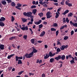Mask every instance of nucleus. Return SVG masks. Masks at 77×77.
<instances>
[{
  "label": "nucleus",
  "instance_id": "nucleus-9",
  "mask_svg": "<svg viewBox=\"0 0 77 77\" xmlns=\"http://www.w3.org/2000/svg\"><path fill=\"white\" fill-rule=\"evenodd\" d=\"M42 22V20H40L39 21H38V22H35V24L38 25L40 24Z\"/></svg>",
  "mask_w": 77,
  "mask_h": 77
},
{
  "label": "nucleus",
  "instance_id": "nucleus-44",
  "mask_svg": "<svg viewBox=\"0 0 77 77\" xmlns=\"http://www.w3.org/2000/svg\"><path fill=\"white\" fill-rule=\"evenodd\" d=\"M69 0H68L67 1H66L65 2L66 4L67 5H68L69 4Z\"/></svg>",
  "mask_w": 77,
  "mask_h": 77
},
{
  "label": "nucleus",
  "instance_id": "nucleus-37",
  "mask_svg": "<svg viewBox=\"0 0 77 77\" xmlns=\"http://www.w3.org/2000/svg\"><path fill=\"white\" fill-rule=\"evenodd\" d=\"M69 38V37L68 36H65V37L64 38V40H66Z\"/></svg>",
  "mask_w": 77,
  "mask_h": 77
},
{
  "label": "nucleus",
  "instance_id": "nucleus-46",
  "mask_svg": "<svg viewBox=\"0 0 77 77\" xmlns=\"http://www.w3.org/2000/svg\"><path fill=\"white\" fill-rule=\"evenodd\" d=\"M74 31L73 30L71 31V35L72 36L74 34Z\"/></svg>",
  "mask_w": 77,
  "mask_h": 77
},
{
  "label": "nucleus",
  "instance_id": "nucleus-33",
  "mask_svg": "<svg viewBox=\"0 0 77 77\" xmlns=\"http://www.w3.org/2000/svg\"><path fill=\"white\" fill-rule=\"evenodd\" d=\"M65 2L64 0H62V2H60V4L62 5H64V3Z\"/></svg>",
  "mask_w": 77,
  "mask_h": 77
},
{
  "label": "nucleus",
  "instance_id": "nucleus-61",
  "mask_svg": "<svg viewBox=\"0 0 77 77\" xmlns=\"http://www.w3.org/2000/svg\"><path fill=\"white\" fill-rule=\"evenodd\" d=\"M14 48H16V46L15 45V44H12V45H11Z\"/></svg>",
  "mask_w": 77,
  "mask_h": 77
},
{
  "label": "nucleus",
  "instance_id": "nucleus-52",
  "mask_svg": "<svg viewBox=\"0 0 77 77\" xmlns=\"http://www.w3.org/2000/svg\"><path fill=\"white\" fill-rule=\"evenodd\" d=\"M57 45H61V43L60 42L57 41Z\"/></svg>",
  "mask_w": 77,
  "mask_h": 77
},
{
  "label": "nucleus",
  "instance_id": "nucleus-47",
  "mask_svg": "<svg viewBox=\"0 0 77 77\" xmlns=\"http://www.w3.org/2000/svg\"><path fill=\"white\" fill-rule=\"evenodd\" d=\"M57 52H59L61 51V50L60 48H58L57 49Z\"/></svg>",
  "mask_w": 77,
  "mask_h": 77
},
{
  "label": "nucleus",
  "instance_id": "nucleus-45",
  "mask_svg": "<svg viewBox=\"0 0 77 77\" xmlns=\"http://www.w3.org/2000/svg\"><path fill=\"white\" fill-rule=\"evenodd\" d=\"M33 24L32 22H29V23H28L27 25L28 26H29L30 24Z\"/></svg>",
  "mask_w": 77,
  "mask_h": 77
},
{
  "label": "nucleus",
  "instance_id": "nucleus-63",
  "mask_svg": "<svg viewBox=\"0 0 77 77\" xmlns=\"http://www.w3.org/2000/svg\"><path fill=\"white\" fill-rule=\"evenodd\" d=\"M39 63V59L37 60V62H36V63Z\"/></svg>",
  "mask_w": 77,
  "mask_h": 77
},
{
  "label": "nucleus",
  "instance_id": "nucleus-30",
  "mask_svg": "<svg viewBox=\"0 0 77 77\" xmlns=\"http://www.w3.org/2000/svg\"><path fill=\"white\" fill-rule=\"evenodd\" d=\"M43 27V25H42V24H41L38 25V28L39 29H41Z\"/></svg>",
  "mask_w": 77,
  "mask_h": 77
},
{
  "label": "nucleus",
  "instance_id": "nucleus-42",
  "mask_svg": "<svg viewBox=\"0 0 77 77\" xmlns=\"http://www.w3.org/2000/svg\"><path fill=\"white\" fill-rule=\"evenodd\" d=\"M24 72V71H22L20 72H19L18 73V74L19 75H21L22 74V73H23Z\"/></svg>",
  "mask_w": 77,
  "mask_h": 77
},
{
  "label": "nucleus",
  "instance_id": "nucleus-55",
  "mask_svg": "<svg viewBox=\"0 0 77 77\" xmlns=\"http://www.w3.org/2000/svg\"><path fill=\"white\" fill-rule=\"evenodd\" d=\"M46 77V75L44 73L42 75V77Z\"/></svg>",
  "mask_w": 77,
  "mask_h": 77
},
{
  "label": "nucleus",
  "instance_id": "nucleus-21",
  "mask_svg": "<svg viewBox=\"0 0 77 77\" xmlns=\"http://www.w3.org/2000/svg\"><path fill=\"white\" fill-rule=\"evenodd\" d=\"M65 48V45H62L60 48V49L61 50H64Z\"/></svg>",
  "mask_w": 77,
  "mask_h": 77
},
{
  "label": "nucleus",
  "instance_id": "nucleus-7",
  "mask_svg": "<svg viewBox=\"0 0 77 77\" xmlns=\"http://www.w3.org/2000/svg\"><path fill=\"white\" fill-rule=\"evenodd\" d=\"M45 34V31H43L42 32H41V33H40V37H42L44 36Z\"/></svg>",
  "mask_w": 77,
  "mask_h": 77
},
{
  "label": "nucleus",
  "instance_id": "nucleus-31",
  "mask_svg": "<svg viewBox=\"0 0 77 77\" xmlns=\"http://www.w3.org/2000/svg\"><path fill=\"white\" fill-rule=\"evenodd\" d=\"M36 7V6L35 5H32V6H31V8L32 9L33 8H35Z\"/></svg>",
  "mask_w": 77,
  "mask_h": 77
},
{
  "label": "nucleus",
  "instance_id": "nucleus-60",
  "mask_svg": "<svg viewBox=\"0 0 77 77\" xmlns=\"http://www.w3.org/2000/svg\"><path fill=\"white\" fill-rule=\"evenodd\" d=\"M67 5H68V6H69V7H71L72 6V4H71L70 3H69Z\"/></svg>",
  "mask_w": 77,
  "mask_h": 77
},
{
  "label": "nucleus",
  "instance_id": "nucleus-14",
  "mask_svg": "<svg viewBox=\"0 0 77 77\" xmlns=\"http://www.w3.org/2000/svg\"><path fill=\"white\" fill-rule=\"evenodd\" d=\"M23 30H26V31H27L29 30V28H28V26H25V27H23Z\"/></svg>",
  "mask_w": 77,
  "mask_h": 77
},
{
  "label": "nucleus",
  "instance_id": "nucleus-29",
  "mask_svg": "<svg viewBox=\"0 0 77 77\" xmlns=\"http://www.w3.org/2000/svg\"><path fill=\"white\" fill-rule=\"evenodd\" d=\"M56 14L55 18H57L59 16V14L57 12L56 13Z\"/></svg>",
  "mask_w": 77,
  "mask_h": 77
},
{
  "label": "nucleus",
  "instance_id": "nucleus-57",
  "mask_svg": "<svg viewBox=\"0 0 77 77\" xmlns=\"http://www.w3.org/2000/svg\"><path fill=\"white\" fill-rule=\"evenodd\" d=\"M54 4L55 5H56V6H57L58 5V3H54Z\"/></svg>",
  "mask_w": 77,
  "mask_h": 77
},
{
  "label": "nucleus",
  "instance_id": "nucleus-53",
  "mask_svg": "<svg viewBox=\"0 0 77 77\" xmlns=\"http://www.w3.org/2000/svg\"><path fill=\"white\" fill-rule=\"evenodd\" d=\"M23 15L25 16H27V13H26V12H24L23 13Z\"/></svg>",
  "mask_w": 77,
  "mask_h": 77
},
{
  "label": "nucleus",
  "instance_id": "nucleus-5",
  "mask_svg": "<svg viewBox=\"0 0 77 77\" xmlns=\"http://www.w3.org/2000/svg\"><path fill=\"white\" fill-rule=\"evenodd\" d=\"M54 59L56 60L57 61H59V60L61 59V56L59 55L57 57H55Z\"/></svg>",
  "mask_w": 77,
  "mask_h": 77
},
{
  "label": "nucleus",
  "instance_id": "nucleus-6",
  "mask_svg": "<svg viewBox=\"0 0 77 77\" xmlns=\"http://www.w3.org/2000/svg\"><path fill=\"white\" fill-rule=\"evenodd\" d=\"M32 12H27V17H31L32 16Z\"/></svg>",
  "mask_w": 77,
  "mask_h": 77
},
{
  "label": "nucleus",
  "instance_id": "nucleus-41",
  "mask_svg": "<svg viewBox=\"0 0 77 77\" xmlns=\"http://www.w3.org/2000/svg\"><path fill=\"white\" fill-rule=\"evenodd\" d=\"M27 35H24L23 38L25 40H26L27 39Z\"/></svg>",
  "mask_w": 77,
  "mask_h": 77
},
{
  "label": "nucleus",
  "instance_id": "nucleus-49",
  "mask_svg": "<svg viewBox=\"0 0 77 77\" xmlns=\"http://www.w3.org/2000/svg\"><path fill=\"white\" fill-rule=\"evenodd\" d=\"M29 30L31 32V35L33 33V32L32 29H31V28H29Z\"/></svg>",
  "mask_w": 77,
  "mask_h": 77
},
{
  "label": "nucleus",
  "instance_id": "nucleus-20",
  "mask_svg": "<svg viewBox=\"0 0 77 77\" xmlns=\"http://www.w3.org/2000/svg\"><path fill=\"white\" fill-rule=\"evenodd\" d=\"M0 26H5V24L3 22L0 21Z\"/></svg>",
  "mask_w": 77,
  "mask_h": 77
},
{
  "label": "nucleus",
  "instance_id": "nucleus-2",
  "mask_svg": "<svg viewBox=\"0 0 77 77\" xmlns=\"http://www.w3.org/2000/svg\"><path fill=\"white\" fill-rule=\"evenodd\" d=\"M49 55H48L47 54H46V56H45V55H43V56H44V59H48L49 57H54L56 54V53H54V54H52V53L51 52H49Z\"/></svg>",
  "mask_w": 77,
  "mask_h": 77
},
{
  "label": "nucleus",
  "instance_id": "nucleus-15",
  "mask_svg": "<svg viewBox=\"0 0 77 77\" xmlns=\"http://www.w3.org/2000/svg\"><path fill=\"white\" fill-rule=\"evenodd\" d=\"M1 2L3 5H6L7 4L6 2L4 0L2 1Z\"/></svg>",
  "mask_w": 77,
  "mask_h": 77
},
{
  "label": "nucleus",
  "instance_id": "nucleus-10",
  "mask_svg": "<svg viewBox=\"0 0 77 77\" xmlns=\"http://www.w3.org/2000/svg\"><path fill=\"white\" fill-rule=\"evenodd\" d=\"M37 12V10L36 9H34L32 10V14H34V15H35Z\"/></svg>",
  "mask_w": 77,
  "mask_h": 77
},
{
  "label": "nucleus",
  "instance_id": "nucleus-56",
  "mask_svg": "<svg viewBox=\"0 0 77 77\" xmlns=\"http://www.w3.org/2000/svg\"><path fill=\"white\" fill-rule=\"evenodd\" d=\"M43 6H44V7H45L47 8L48 6V5L46 4H45L43 5Z\"/></svg>",
  "mask_w": 77,
  "mask_h": 77
},
{
  "label": "nucleus",
  "instance_id": "nucleus-43",
  "mask_svg": "<svg viewBox=\"0 0 77 77\" xmlns=\"http://www.w3.org/2000/svg\"><path fill=\"white\" fill-rule=\"evenodd\" d=\"M51 12L50 11H49L47 12V13H46V15H50L51 14Z\"/></svg>",
  "mask_w": 77,
  "mask_h": 77
},
{
  "label": "nucleus",
  "instance_id": "nucleus-11",
  "mask_svg": "<svg viewBox=\"0 0 77 77\" xmlns=\"http://www.w3.org/2000/svg\"><path fill=\"white\" fill-rule=\"evenodd\" d=\"M5 18L4 17H1L0 19V21L2 22L5 21Z\"/></svg>",
  "mask_w": 77,
  "mask_h": 77
},
{
  "label": "nucleus",
  "instance_id": "nucleus-19",
  "mask_svg": "<svg viewBox=\"0 0 77 77\" xmlns=\"http://www.w3.org/2000/svg\"><path fill=\"white\" fill-rule=\"evenodd\" d=\"M5 45H0V48L1 50H3L4 48Z\"/></svg>",
  "mask_w": 77,
  "mask_h": 77
},
{
  "label": "nucleus",
  "instance_id": "nucleus-3",
  "mask_svg": "<svg viewBox=\"0 0 77 77\" xmlns=\"http://www.w3.org/2000/svg\"><path fill=\"white\" fill-rule=\"evenodd\" d=\"M70 25H72L73 26L77 27V23H74L72 21H71L70 22Z\"/></svg>",
  "mask_w": 77,
  "mask_h": 77
},
{
  "label": "nucleus",
  "instance_id": "nucleus-58",
  "mask_svg": "<svg viewBox=\"0 0 77 77\" xmlns=\"http://www.w3.org/2000/svg\"><path fill=\"white\" fill-rule=\"evenodd\" d=\"M7 1L8 2V3H9L11 2V0H7Z\"/></svg>",
  "mask_w": 77,
  "mask_h": 77
},
{
  "label": "nucleus",
  "instance_id": "nucleus-26",
  "mask_svg": "<svg viewBox=\"0 0 77 77\" xmlns=\"http://www.w3.org/2000/svg\"><path fill=\"white\" fill-rule=\"evenodd\" d=\"M38 15H39V16H40V17H42V16H43V14L41 12V13L38 14Z\"/></svg>",
  "mask_w": 77,
  "mask_h": 77
},
{
  "label": "nucleus",
  "instance_id": "nucleus-18",
  "mask_svg": "<svg viewBox=\"0 0 77 77\" xmlns=\"http://www.w3.org/2000/svg\"><path fill=\"white\" fill-rule=\"evenodd\" d=\"M15 55L14 54H11L8 57V58L9 59H10L11 57H13Z\"/></svg>",
  "mask_w": 77,
  "mask_h": 77
},
{
  "label": "nucleus",
  "instance_id": "nucleus-1",
  "mask_svg": "<svg viewBox=\"0 0 77 77\" xmlns=\"http://www.w3.org/2000/svg\"><path fill=\"white\" fill-rule=\"evenodd\" d=\"M38 51L36 50L35 48L34 47H32V51L28 54H26L25 55V57L26 58H29L32 57L34 53H36Z\"/></svg>",
  "mask_w": 77,
  "mask_h": 77
},
{
  "label": "nucleus",
  "instance_id": "nucleus-13",
  "mask_svg": "<svg viewBox=\"0 0 77 77\" xmlns=\"http://www.w3.org/2000/svg\"><path fill=\"white\" fill-rule=\"evenodd\" d=\"M49 61H50V62L51 63H53L54 61H55V59L54 58H51L50 59Z\"/></svg>",
  "mask_w": 77,
  "mask_h": 77
},
{
  "label": "nucleus",
  "instance_id": "nucleus-12",
  "mask_svg": "<svg viewBox=\"0 0 77 77\" xmlns=\"http://www.w3.org/2000/svg\"><path fill=\"white\" fill-rule=\"evenodd\" d=\"M72 56L71 54H70V55H69L68 56H66V59L67 60H68L69 58H72Z\"/></svg>",
  "mask_w": 77,
  "mask_h": 77
},
{
  "label": "nucleus",
  "instance_id": "nucleus-27",
  "mask_svg": "<svg viewBox=\"0 0 77 77\" xmlns=\"http://www.w3.org/2000/svg\"><path fill=\"white\" fill-rule=\"evenodd\" d=\"M72 15H73L72 13L70 12L68 14V17H71L72 16Z\"/></svg>",
  "mask_w": 77,
  "mask_h": 77
},
{
  "label": "nucleus",
  "instance_id": "nucleus-22",
  "mask_svg": "<svg viewBox=\"0 0 77 77\" xmlns=\"http://www.w3.org/2000/svg\"><path fill=\"white\" fill-rule=\"evenodd\" d=\"M22 21L23 22H25L27 21V19H24V18H22L21 19Z\"/></svg>",
  "mask_w": 77,
  "mask_h": 77
},
{
  "label": "nucleus",
  "instance_id": "nucleus-62",
  "mask_svg": "<svg viewBox=\"0 0 77 77\" xmlns=\"http://www.w3.org/2000/svg\"><path fill=\"white\" fill-rule=\"evenodd\" d=\"M43 2L42 1H40V2H39V4H40L41 5H43L42 4Z\"/></svg>",
  "mask_w": 77,
  "mask_h": 77
},
{
  "label": "nucleus",
  "instance_id": "nucleus-59",
  "mask_svg": "<svg viewBox=\"0 0 77 77\" xmlns=\"http://www.w3.org/2000/svg\"><path fill=\"white\" fill-rule=\"evenodd\" d=\"M61 10V8H59L57 9V11H60Z\"/></svg>",
  "mask_w": 77,
  "mask_h": 77
},
{
  "label": "nucleus",
  "instance_id": "nucleus-8",
  "mask_svg": "<svg viewBox=\"0 0 77 77\" xmlns=\"http://www.w3.org/2000/svg\"><path fill=\"white\" fill-rule=\"evenodd\" d=\"M69 12V11L68 10H66L65 12L63 13H62V14L63 15H65L66 14L68 13Z\"/></svg>",
  "mask_w": 77,
  "mask_h": 77
},
{
  "label": "nucleus",
  "instance_id": "nucleus-54",
  "mask_svg": "<svg viewBox=\"0 0 77 77\" xmlns=\"http://www.w3.org/2000/svg\"><path fill=\"white\" fill-rule=\"evenodd\" d=\"M64 26H61V27L60 28V30H62L63 29H64Z\"/></svg>",
  "mask_w": 77,
  "mask_h": 77
},
{
  "label": "nucleus",
  "instance_id": "nucleus-51",
  "mask_svg": "<svg viewBox=\"0 0 77 77\" xmlns=\"http://www.w3.org/2000/svg\"><path fill=\"white\" fill-rule=\"evenodd\" d=\"M59 33V31L58 30L56 32V36H57Z\"/></svg>",
  "mask_w": 77,
  "mask_h": 77
},
{
  "label": "nucleus",
  "instance_id": "nucleus-48",
  "mask_svg": "<svg viewBox=\"0 0 77 77\" xmlns=\"http://www.w3.org/2000/svg\"><path fill=\"white\" fill-rule=\"evenodd\" d=\"M32 4H33V5H36V2L35 1H32Z\"/></svg>",
  "mask_w": 77,
  "mask_h": 77
},
{
  "label": "nucleus",
  "instance_id": "nucleus-39",
  "mask_svg": "<svg viewBox=\"0 0 77 77\" xmlns=\"http://www.w3.org/2000/svg\"><path fill=\"white\" fill-rule=\"evenodd\" d=\"M11 18H12L11 21L12 22H13L14 21V20H15V19H14V16H11Z\"/></svg>",
  "mask_w": 77,
  "mask_h": 77
},
{
  "label": "nucleus",
  "instance_id": "nucleus-35",
  "mask_svg": "<svg viewBox=\"0 0 77 77\" xmlns=\"http://www.w3.org/2000/svg\"><path fill=\"white\" fill-rule=\"evenodd\" d=\"M31 42L32 44H34L35 43V40L34 39H32L31 40Z\"/></svg>",
  "mask_w": 77,
  "mask_h": 77
},
{
  "label": "nucleus",
  "instance_id": "nucleus-32",
  "mask_svg": "<svg viewBox=\"0 0 77 77\" xmlns=\"http://www.w3.org/2000/svg\"><path fill=\"white\" fill-rule=\"evenodd\" d=\"M51 30L52 31H55L56 30V29H55V28H52L51 29Z\"/></svg>",
  "mask_w": 77,
  "mask_h": 77
},
{
  "label": "nucleus",
  "instance_id": "nucleus-16",
  "mask_svg": "<svg viewBox=\"0 0 77 77\" xmlns=\"http://www.w3.org/2000/svg\"><path fill=\"white\" fill-rule=\"evenodd\" d=\"M65 56L64 55H63L61 57V59L62 60H64L65 59Z\"/></svg>",
  "mask_w": 77,
  "mask_h": 77
},
{
  "label": "nucleus",
  "instance_id": "nucleus-64",
  "mask_svg": "<svg viewBox=\"0 0 77 77\" xmlns=\"http://www.w3.org/2000/svg\"><path fill=\"white\" fill-rule=\"evenodd\" d=\"M12 67L11 66L8 69L9 70V71L11 70L12 69Z\"/></svg>",
  "mask_w": 77,
  "mask_h": 77
},
{
  "label": "nucleus",
  "instance_id": "nucleus-17",
  "mask_svg": "<svg viewBox=\"0 0 77 77\" xmlns=\"http://www.w3.org/2000/svg\"><path fill=\"white\" fill-rule=\"evenodd\" d=\"M17 38V37H16V36H13V37H11L10 38H9V39L10 40H12L14 39H16Z\"/></svg>",
  "mask_w": 77,
  "mask_h": 77
},
{
  "label": "nucleus",
  "instance_id": "nucleus-40",
  "mask_svg": "<svg viewBox=\"0 0 77 77\" xmlns=\"http://www.w3.org/2000/svg\"><path fill=\"white\" fill-rule=\"evenodd\" d=\"M19 58L18 56H16V60L17 61L19 60Z\"/></svg>",
  "mask_w": 77,
  "mask_h": 77
},
{
  "label": "nucleus",
  "instance_id": "nucleus-36",
  "mask_svg": "<svg viewBox=\"0 0 77 77\" xmlns=\"http://www.w3.org/2000/svg\"><path fill=\"white\" fill-rule=\"evenodd\" d=\"M70 62L71 64L75 63V61L72 60L71 61H70Z\"/></svg>",
  "mask_w": 77,
  "mask_h": 77
},
{
  "label": "nucleus",
  "instance_id": "nucleus-50",
  "mask_svg": "<svg viewBox=\"0 0 77 77\" xmlns=\"http://www.w3.org/2000/svg\"><path fill=\"white\" fill-rule=\"evenodd\" d=\"M57 23H54L53 24V26L54 27H56L57 26Z\"/></svg>",
  "mask_w": 77,
  "mask_h": 77
},
{
  "label": "nucleus",
  "instance_id": "nucleus-34",
  "mask_svg": "<svg viewBox=\"0 0 77 77\" xmlns=\"http://www.w3.org/2000/svg\"><path fill=\"white\" fill-rule=\"evenodd\" d=\"M62 21L63 22V23H65L66 22V19L65 18V17H64L63 18V19L62 20Z\"/></svg>",
  "mask_w": 77,
  "mask_h": 77
},
{
  "label": "nucleus",
  "instance_id": "nucleus-28",
  "mask_svg": "<svg viewBox=\"0 0 77 77\" xmlns=\"http://www.w3.org/2000/svg\"><path fill=\"white\" fill-rule=\"evenodd\" d=\"M31 18V21L32 22H33L34 21L33 20V16H32L30 17Z\"/></svg>",
  "mask_w": 77,
  "mask_h": 77
},
{
  "label": "nucleus",
  "instance_id": "nucleus-24",
  "mask_svg": "<svg viewBox=\"0 0 77 77\" xmlns=\"http://www.w3.org/2000/svg\"><path fill=\"white\" fill-rule=\"evenodd\" d=\"M46 16H47V18L48 19H50L52 17V15H46Z\"/></svg>",
  "mask_w": 77,
  "mask_h": 77
},
{
  "label": "nucleus",
  "instance_id": "nucleus-38",
  "mask_svg": "<svg viewBox=\"0 0 77 77\" xmlns=\"http://www.w3.org/2000/svg\"><path fill=\"white\" fill-rule=\"evenodd\" d=\"M69 20L68 19V17H66V22H67V23H68L69 22Z\"/></svg>",
  "mask_w": 77,
  "mask_h": 77
},
{
  "label": "nucleus",
  "instance_id": "nucleus-4",
  "mask_svg": "<svg viewBox=\"0 0 77 77\" xmlns=\"http://www.w3.org/2000/svg\"><path fill=\"white\" fill-rule=\"evenodd\" d=\"M17 6H15L16 8L19 10H21V8L19 7H21V6H22L21 4L20 3H18L17 4Z\"/></svg>",
  "mask_w": 77,
  "mask_h": 77
},
{
  "label": "nucleus",
  "instance_id": "nucleus-23",
  "mask_svg": "<svg viewBox=\"0 0 77 77\" xmlns=\"http://www.w3.org/2000/svg\"><path fill=\"white\" fill-rule=\"evenodd\" d=\"M11 5L13 7H15L16 5V4L14 2H11Z\"/></svg>",
  "mask_w": 77,
  "mask_h": 77
},
{
  "label": "nucleus",
  "instance_id": "nucleus-25",
  "mask_svg": "<svg viewBox=\"0 0 77 77\" xmlns=\"http://www.w3.org/2000/svg\"><path fill=\"white\" fill-rule=\"evenodd\" d=\"M22 63V60H19L18 61V64H21Z\"/></svg>",
  "mask_w": 77,
  "mask_h": 77
}]
</instances>
